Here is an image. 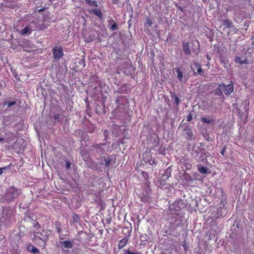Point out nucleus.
<instances>
[{
  "mask_svg": "<svg viewBox=\"0 0 254 254\" xmlns=\"http://www.w3.org/2000/svg\"><path fill=\"white\" fill-rule=\"evenodd\" d=\"M207 59L208 60H209L210 59L208 56H207Z\"/></svg>",
  "mask_w": 254,
  "mask_h": 254,
  "instance_id": "obj_37",
  "label": "nucleus"
},
{
  "mask_svg": "<svg viewBox=\"0 0 254 254\" xmlns=\"http://www.w3.org/2000/svg\"><path fill=\"white\" fill-rule=\"evenodd\" d=\"M183 50L184 52L187 55L190 54V49L189 44L188 42L184 41L182 44Z\"/></svg>",
  "mask_w": 254,
  "mask_h": 254,
  "instance_id": "obj_7",
  "label": "nucleus"
},
{
  "mask_svg": "<svg viewBox=\"0 0 254 254\" xmlns=\"http://www.w3.org/2000/svg\"><path fill=\"white\" fill-rule=\"evenodd\" d=\"M50 233L51 232L49 230H43L41 233H40V236L47 241Z\"/></svg>",
  "mask_w": 254,
  "mask_h": 254,
  "instance_id": "obj_11",
  "label": "nucleus"
},
{
  "mask_svg": "<svg viewBox=\"0 0 254 254\" xmlns=\"http://www.w3.org/2000/svg\"><path fill=\"white\" fill-rule=\"evenodd\" d=\"M234 90V87L232 84H229L227 85L224 84H219L216 90V93L218 95H221L222 93H224L226 95H230Z\"/></svg>",
  "mask_w": 254,
  "mask_h": 254,
  "instance_id": "obj_1",
  "label": "nucleus"
},
{
  "mask_svg": "<svg viewBox=\"0 0 254 254\" xmlns=\"http://www.w3.org/2000/svg\"><path fill=\"white\" fill-rule=\"evenodd\" d=\"M110 159L109 157L105 158L103 160V164L105 165L106 166H108L110 165Z\"/></svg>",
  "mask_w": 254,
  "mask_h": 254,
  "instance_id": "obj_19",
  "label": "nucleus"
},
{
  "mask_svg": "<svg viewBox=\"0 0 254 254\" xmlns=\"http://www.w3.org/2000/svg\"><path fill=\"white\" fill-rule=\"evenodd\" d=\"M223 22L224 25H225L227 27L230 28L232 26V22L229 19H224L223 20Z\"/></svg>",
  "mask_w": 254,
  "mask_h": 254,
  "instance_id": "obj_15",
  "label": "nucleus"
},
{
  "mask_svg": "<svg viewBox=\"0 0 254 254\" xmlns=\"http://www.w3.org/2000/svg\"><path fill=\"white\" fill-rule=\"evenodd\" d=\"M85 1L86 4L89 5L91 6L97 7L98 3L96 1L92 0H85Z\"/></svg>",
  "mask_w": 254,
  "mask_h": 254,
  "instance_id": "obj_13",
  "label": "nucleus"
},
{
  "mask_svg": "<svg viewBox=\"0 0 254 254\" xmlns=\"http://www.w3.org/2000/svg\"><path fill=\"white\" fill-rule=\"evenodd\" d=\"M3 139V138L0 137V142Z\"/></svg>",
  "mask_w": 254,
  "mask_h": 254,
  "instance_id": "obj_38",
  "label": "nucleus"
},
{
  "mask_svg": "<svg viewBox=\"0 0 254 254\" xmlns=\"http://www.w3.org/2000/svg\"><path fill=\"white\" fill-rule=\"evenodd\" d=\"M117 103L119 105L120 104V99H118L117 100Z\"/></svg>",
  "mask_w": 254,
  "mask_h": 254,
  "instance_id": "obj_34",
  "label": "nucleus"
},
{
  "mask_svg": "<svg viewBox=\"0 0 254 254\" xmlns=\"http://www.w3.org/2000/svg\"><path fill=\"white\" fill-rule=\"evenodd\" d=\"M117 28V25L116 24H114L111 25V29L113 31L116 30Z\"/></svg>",
  "mask_w": 254,
  "mask_h": 254,
  "instance_id": "obj_26",
  "label": "nucleus"
},
{
  "mask_svg": "<svg viewBox=\"0 0 254 254\" xmlns=\"http://www.w3.org/2000/svg\"><path fill=\"white\" fill-rule=\"evenodd\" d=\"M146 23L149 26H151L152 24V21L150 18H148L146 19Z\"/></svg>",
  "mask_w": 254,
  "mask_h": 254,
  "instance_id": "obj_24",
  "label": "nucleus"
},
{
  "mask_svg": "<svg viewBox=\"0 0 254 254\" xmlns=\"http://www.w3.org/2000/svg\"><path fill=\"white\" fill-rule=\"evenodd\" d=\"M9 169V167L8 166H6L2 168L0 167V175H1L4 171L8 170Z\"/></svg>",
  "mask_w": 254,
  "mask_h": 254,
  "instance_id": "obj_23",
  "label": "nucleus"
},
{
  "mask_svg": "<svg viewBox=\"0 0 254 254\" xmlns=\"http://www.w3.org/2000/svg\"><path fill=\"white\" fill-rule=\"evenodd\" d=\"M201 121L203 123L209 124L212 122V120L208 119V118L202 117L201 118Z\"/></svg>",
  "mask_w": 254,
  "mask_h": 254,
  "instance_id": "obj_21",
  "label": "nucleus"
},
{
  "mask_svg": "<svg viewBox=\"0 0 254 254\" xmlns=\"http://www.w3.org/2000/svg\"><path fill=\"white\" fill-rule=\"evenodd\" d=\"M32 31L31 28L29 26H27L21 31L20 34L22 35H28L31 33Z\"/></svg>",
  "mask_w": 254,
  "mask_h": 254,
  "instance_id": "obj_10",
  "label": "nucleus"
},
{
  "mask_svg": "<svg viewBox=\"0 0 254 254\" xmlns=\"http://www.w3.org/2000/svg\"><path fill=\"white\" fill-rule=\"evenodd\" d=\"M235 62L240 64H249V63L245 57L236 56L235 57Z\"/></svg>",
  "mask_w": 254,
  "mask_h": 254,
  "instance_id": "obj_6",
  "label": "nucleus"
},
{
  "mask_svg": "<svg viewBox=\"0 0 254 254\" xmlns=\"http://www.w3.org/2000/svg\"><path fill=\"white\" fill-rule=\"evenodd\" d=\"M199 172L202 174H205L207 172V168L204 167H200L198 169Z\"/></svg>",
  "mask_w": 254,
  "mask_h": 254,
  "instance_id": "obj_17",
  "label": "nucleus"
},
{
  "mask_svg": "<svg viewBox=\"0 0 254 254\" xmlns=\"http://www.w3.org/2000/svg\"><path fill=\"white\" fill-rule=\"evenodd\" d=\"M60 246L62 248H71L73 246V244L70 241H65L61 242Z\"/></svg>",
  "mask_w": 254,
  "mask_h": 254,
  "instance_id": "obj_9",
  "label": "nucleus"
},
{
  "mask_svg": "<svg viewBox=\"0 0 254 254\" xmlns=\"http://www.w3.org/2000/svg\"><path fill=\"white\" fill-rule=\"evenodd\" d=\"M56 231L58 232V233H60L61 232V229L60 227H56Z\"/></svg>",
  "mask_w": 254,
  "mask_h": 254,
  "instance_id": "obj_29",
  "label": "nucleus"
},
{
  "mask_svg": "<svg viewBox=\"0 0 254 254\" xmlns=\"http://www.w3.org/2000/svg\"><path fill=\"white\" fill-rule=\"evenodd\" d=\"M225 147H224V148H223V149H222V150H221V154L222 155H224V153H225Z\"/></svg>",
  "mask_w": 254,
  "mask_h": 254,
  "instance_id": "obj_31",
  "label": "nucleus"
},
{
  "mask_svg": "<svg viewBox=\"0 0 254 254\" xmlns=\"http://www.w3.org/2000/svg\"><path fill=\"white\" fill-rule=\"evenodd\" d=\"M185 204L184 203L182 202L181 201L175 202L174 203L172 204L170 206V208L171 209H174L175 212V213H176L177 212L179 211L181 209H182L185 207Z\"/></svg>",
  "mask_w": 254,
  "mask_h": 254,
  "instance_id": "obj_5",
  "label": "nucleus"
},
{
  "mask_svg": "<svg viewBox=\"0 0 254 254\" xmlns=\"http://www.w3.org/2000/svg\"><path fill=\"white\" fill-rule=\"evenodd\" d=\"M128 254H133V253H132L131 252H128Z\"/></svg>",
  "mask_w": 254,
  "mask_h": 254,
  "instance_id": "obj_40",
  "label": "nucleus"
},
{
  "mask_svg": "<svg viewBox=\"0 0 254 254\" xmlns=\"http://www.w3.org/2000/svg\"><path fill=\"white\" fill-rule=\"evenodd\" d=\"M191 120H192V116H191L190 114V115H189L187 116V121L190 122V121Z\"/></svg>",
  "mask_w": 254,
  "mask_h": 254,
  "instance_id": "obj_27",
  "label": "nucleus"
},
{
  "mask_svg": "<svg viewBox=\"0 0 254 254\" xmlns=\"http://www.w3.org/2000/svg\"><path fill=\"white\" fill-rule=\"evenodd\" d=\"M15 104V102L11 101V102H7L4 104L5 106H7L8 107H11Z\"/></svg>",
  "mask_w": 254,
  "mask_h": 254,
  "instance_id": "obj_22",
  "label": "nucleus"
},
{
  "mask_svg": "<svg viewBox=\"0 0 254 254\" xmlns=\"http://www.w3.org/2000/svg\"><path fill=\"white\" fill-rule=\"evenodd\" d=\"M29 251L33 254H37L39 253V250L33 246H31V249H29Z\"/></svg>",
  "mask_w": 254,
  "mask_h": 254,
  "instance_id": "obj_16",
  "label": "nucleus"
},
{
  "mask_svg": "<svg viewBox=\"0 0 254 254\" xmlns=\"http://www.w3.org/2000/svg\"><path fill=\"white\" fill-rule=\"evenodd\" d=\"M194 64L195 66H198V68L197 69V72L198 73H201V72L203 73L202 69L200 67V65L198 64L197 62H194Z\"/></svg>",
  "mask_w": 254,
  "mask_h": 254,
  "instance_id": "obj_18",
  "label": "nucleus"
},
{
  "mask_svg": "<svg viewBox=\"0 0 254 254\" xmlns=\"http://www.w3.org/2000/svg\"><path fill=\"white\" fill-rule=\"evenodd\" d=\"M166 173H169V176H170L171 173H170V168H168V169H166Z\"/></svg>",
  "mask_w": 254,
  "mask_h": 254,
  "instance_id": "obj_32",
  "label": "nucleus"
},
{
  "mask_svg": "<svg viewBox=\"0 0 254 254\" xmlns=\"http://www.w3.org/2000/svg\"><path fill=\"white\" fill-rule=\"evenodd\" d=\"M19 193V190L18 189L14 187H10L7 189L4 195V199L8 201H11L17 197Z\"/></svg>",
  "mask_w": 254,
  "mask_h": 254,
  "instance_id": "obj_2",
  "label": "nucleus"
},
{
  "mask_svg": "<svg viewBox=\"0 0 254 254\" xmlns=\"http://www.w3.org/2000/svg\"><path fill=\"white\" fill-rule=\"evenodd\" d=\"M33 240L35 244H36L39 247H40L42 249H44L45 248L46 245V241L43 238H41V237L40 236L39 232H36L34 234Z\"/></svg>",
  "mask_w": 254,
  "mask_h": 254,
  "instance_id": "obj_3",
  "label": "nucleus"
},
{
  "mask_svg": "<svg viewBox=\"0 0 254 254\" xmlns=\"http://www.w3.org/2000/svg\"><path fill=\"white\" fill-rule=\"evenodd\" d=\"M79 220V217L76 214H73L72 215V221L73 223H77Z\"/></svg>",
  "mask_w": 254,
  "mask_h": 254,
  "instance_id": "obj_20",
  "label": "nucleus"
},
{
  "mask_svg": "<svg viewBox=\"0 0 254 254\" xmlns=\"http://www.w3.org/2000/svg\"><path fill=\"white\" fill-rule=\"evenodd\" d=\"M179 9H180L181 11H183V8L182 7H179Z\"/></svg>",
  "mask_w": 254,
  "mask_h": 254,
  "instance_id": "obj_35",
  "label": "nucleus"
},
{
  "mask_svg": "<svg viewBox=\"0 0 254 254\" xmlns=\"http://www.w3.org/2000/svg\"><path fill=\"white\" fill-rule=\"evenodd\" d=\"M175 98V102L177 105H178L180 103V100L177 96H175L174 97Z\"/></svg>",
  "mask_w": 254,
  "mask_h": 254,
  "instance_id": "obj_25",
  "label": "nucleus"
},
{
  "mask_svg": "<svg viewBox=\"0 0 254 254\" xmlns=\"http://www.w3.org/2000/svg\"><path fill=\"white\" fill-rule=\"evenodd\" d=\"M54 118L55 119L57 120L59 118V115H56L54 117Z\"/></svg>",
  "mask_w": 254,
  "mask_h": 254,
  "instance_id": "obj_33",
  "label": "nucleus"
},
{
  "mask_svg": "<svg viewBox=\"0 0 254 254\" xmlns=\"http://www.w3.org/2000/svg\"><path fill=\"white\" fill-rule=\"evenodd\" d=\"M54 57L56 60H59L64 55L63 49L61 47H56L53 49Z\"/></svg>",
  "mask_w": 254,
  "mask_h": 254,
  "instance_id": "obj_4",
  "label": "nucleus"
},
{
  "mask_svg": "<svg viewBox=\"0 0 254 254\" xmlns=\"http://www.w3.org/2000/svg\"><path fill=\"white\" fill-rule=\"evenodd\" d=\"M176 72L177 73V77L180 81H183V74L179 68H176Z\"/></svg>",
  "mask_w": 254,
  "mask_h": 254,
  "instance_id": "obj_14",
  "label": "nucleus"
},
{
  "mask_svg": "<svg viewBox=\"0 0 254 254\" xmlns=\"http://www.w3.org/2000/svg\"><path fill=\"white\" fill-rule=\"evenodd\" d=\"M123 71L125 72V74H127V72L126 70H123Z\"/></svg>",
  "mask_w": 254,
  "mask_h": 254,
  "instance_id": "obj_36",
  "label": "nucleus"
},
{
  "mask_svg": "<svg viewBox=\"0 0 254 254\" xmlns=\"http://www.w3.org/2000/svg\"><path fill=\"white\" fill-rule=\"evenodd\" d=\"M129 68H132V67L130 64L129 65Z\"/></svg>",
  "mask_w": 254,
  "mask_h": 254,
  "instance_id": "obj_39",
  "label": "nucleus"
},
{
  "mask_svg": "<svg viewBox=\"0 0 254 254\" xmlns=\"http://www.w3.org/2000/svg\"><path fill=\"white\" fill-rule=\"evenodd\" d=\"M91 12L93 13L95 15H96L100 19H102L104 17L103 14L100 9L98 8H94L92 9L91 11Z\"/></svg>",
  "mask_w": 254,
  "mask_h": 254,
  "instance_id": "obj_8",
  "label": "nucleus"
},
{
  "mask_svg": "<svg viewBox=\"0 0 254 254\" xmlns=\"http://www.w3.org/2000/svg\"><path fill=\"white\" fill-rule=\"evenodd\" d=\"M183 247H184V249L185 250H187V244L184 243L183 245H182Z\"/></svg>",
  "mask_w": 254,
  "mask_h": 254,
  "instance_id": "obj_30",
  "label": "nucleus"
},
{
  "mask_svg": "<svg viewBox=\"0 0 254 254\" xmlns=\"http://www.w3.org/2000/svg\"><path fill=\"white\" fill-rule=\"evenodd\" d=\"M128 239L127 238H124L120 240L118 243V247L120 249L124 247L127 244Z\"/></svg>",
  "mask_w": 254,
  "mask_h": 254,
  "instance_id": "obj_12",
  "label": "nucleus"
},
{
  "mask_svg": "<svg viewBox=\"0 0 254 254\" xmlns=\"http://www.w3.org/2000/svg\"><path fill=\"white\" fill-rule=\"evenodd\" d=\"M70 163L69 162H66V168L69 169L70 167Z\"/></svg>",
  "mask_w": 254,
  "mask_h": 254,
  "instance_id": "obj_28",
  "label": "nucleus"
}]
</instances>
